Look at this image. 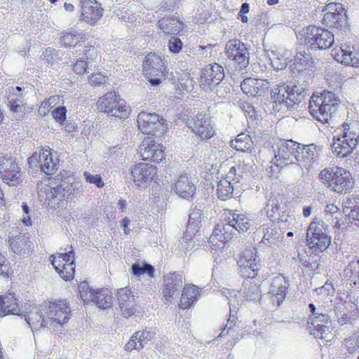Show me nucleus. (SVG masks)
<instances>
[{"mask_svg":"<svg viewBox=\"0 0 359 359\" xmlns=\"http://www.w3.org/2000/svg\"><path fill=\"white\" fill-rule=\"evenodd\" d=\"M344 274L355 285L359 281V259L351 262L345 268Z\"/></svg>","mask_w":359,"mask_h":359,"instance_id":"47","label":"nucleus"},{"mask_svg":"<svg viewBox=\"0 0 359 359\" xmlns=\"http://www.w3.org/2000/svg\"><path fill=\"white\" fill-rule=\"evenodd\" d=\"M286 207L284 197L280 194H272L267 201L264 210L267 217L273 222H279L281 212Z\"/></svg>","mask_w":359,"mask_h":359,"instance_id":"30","label":"nucleus"},{"mask_svg":"<svg viewBox=\"0 0 359 359\" xmlns=\"http://www.w3.org/2000/svg\"><path fill=\"white\" fill-rule=\"evenodd\" d=\"M241 88L242 91L249 96H262L268 92L269 83L266 79L248 77L242 81Z\"/></svg>","mask_w":359,"mask_h":359,"instance_id":"27","label":"nucleus"},{"mask_svg":"<svg viewBox=\"0 0 359 359\" xmlns=\"http://www.w3.org/2000/svg\"><path fill=\"white\" fill-rule=\"evenodd\" d=\"M67 107L64 104L58 106L51 111L53 119L60 125H64L67 119Z\"/></svg>","mask_w":359,"mask_h":359,"instance_id":"51","label":"nucleus"},{"mask_svg":"<svg viewBox=\"0 0 359 359\" xmlns=\"http://www.w3.org/2000/svg\"><path fill=\"white\" fill-rule=\"evenodd\" d=\"M83 51L86 56V60H87L96 59L98 55V51L95 47L92 45L86 46Z\"/></svg>","mask_w":359,"mask_h":359,"instance_id":"58","label":"nucleus"},{"mask_svg":"<svg viewBox=\"0 0 359 359\" xmlns=\"http://www.w3.org/2000/svg\"><path fill=\"white\" fill-rule=\"evenodd\" d=\"M344 346L349 353H353L359 347V339L356 335H352L344 340Z\"/></svg>","mask_w":359,"mask_h":359,"instance_id":"55","label":"nucleus"},{"mask_svg":"<svg viewBox=\"0 0 359 359\" xmlns=\"http://www.w3.org/2000/svg\"><path fill=\"white\" fill-rule=\"evenodd\" d=\"M9 272V264L7 263L5 257L1 253H0V273L6 275V277H8Z\"/></svg>","mask_w":359,"mask_h":359,"instance_id":"61","label":"nucleus"},{"mask_svg":"<svg viewBox=\"0 0 359 359\" xmlns=\"http://www.w3.org/2000/svg\"><path fill=\"white\" fill-rule=\"evenodd\" d=\"M234 184L225 177H222L217 186V195L222 201H228L233 198Z\"/></svg>","mask_w":359,"mask_h":359,"instance_id":"40","label":"nucleus"},{"mask_svg":"<svg viewBox=\"0 0 359 359\" xmlns=\"http://www.w3.org/2000/svg\"><path fill=\"white\" fill-rule=\"evenodd\" d=\"M83 176L88 183L95 184L98 188H102L104 186V182L100 175H93L88 171L84 172Z\"/></svg>","mask_w":359,"mask_h":359,"instance_id":"53","label":"nucleus"},{"mask_svg":"<svg viewBox=\"0 0 359 359\" xmlns=\"http://www.w3.org/2000/svg\"><path fill=\"white\" fill-rule=\"evenodd\" d=\"M190 128L193 133L198 135L201 140H209L215 135V130L210 120L203 114L196 115L193 118Z\"/></svg>","mask_w":359,"mask_h":359,"instance_id":"26","label":"nucleus"},{"mask_svg":"<svg viewBox=\"0 0 359 359\" xmlns=\"http://www.w3.org/2000/svg\"><path fill=\"white\" fill-rule=\"evenodd\" d=\"M322 24L327 27L343 30L348 27L346 11L341 4L330 3L322 11Z\"/></svg>","mask_w":359,"mask_h":359,"instance_id":"13","label":"nucleus"},{"mask_svg":"<svg viewBox=\"0 0 359 359\" xmlns=\"http://www.w3.org/2000/svg\"><path fill=\"white\" fill-rule=\"evenodd\" d=\"M334 59L346 66L359 67V43L348 41L332 50Z\"/></svg>","mask_w":359,"mask_h":359,"instance_id":"15","label":"nucleus"},{"mask_svg":"<svg viewBox=\"0 0 359 359\" xmlns=\"http://www.w3.org/2000/svg\"><path fill=\"white\" fill-rule=\"evenodd\" d=\"M45 189V203L49 209L60 211L66 204V192L72 187L75 178L72 172L63 170L56 177H48Z\"/></svg>","mask_w":359,"mask_h":359,"instance_id":"1","label":"nucleus"},{"mask_svg":"<svg viewBox=\"0 0 359 359\" xmlns=\"http://www.w3.org/2000/svg\"><path fill=\"white\" fill-rule=\"evenodd\" d=\"M64 104L65 100L62 96L59 95H51L41 102L39 108V111L40 114L46 116L55 107Z\"/></svg>","mask_w":359,"mask_h":359,"instance_id":"41","label":"nucleus"},{"mask_svg":"<svg viewBox=\"0 0 359 359\" xmlns=\"http://www.w3.org/2000/svg\"><path fill=\"white\" fill-rule=\"evenodd\" d=\"M86 37L83 34L76 32L65 33L60 38V43L62 46L65 48L74 47L81 42H84Z\"/></svg>","mask_w":359,"mask_h":359,"instance_id":"43","label":"nucleus"},{"mask_svg":"<svg viewBox=\"0 0 359 359\" xmlns=\"http://www.w3.org/2000/svg\"><path fill=\"white\" fill-rule=\"evenodd\" d=\"M296 88V86H280L276 94V102L284 103L288 107L298 104L299 102V95L295 90Z\"/></svg>","mask_w":359,"mask_h":359,"instance_id":"33","label":"nucleus"},{"mask_svg":"<svg viewBox=\"0 0 359 359\" xmlns=\"http://www.w3.org/2000/svg\"><path fill=\"white\" fill-rule=\"evenodd\" d=\"M223 215L224 221L239 233L246 232L250 228V219L245 214H238L236 211L225 209Z\"/></svg>","mask_w":359,"mask_h":359,"instance_id":"29","label":"nucleus"},{"mask_svg":"<svg viewBox=\"0 0 359 359\" xmlns=\"http://www.w3.org/2000/svg\"><path fill=\"white\" fill-rule=\"evenodd\" d=\"M130 223V221L127 217L123 219L122 221L121 222V226L123 227V229L124 230V233L126 234H128L130 233V229L128 228Z\"/></svg>","mask_w":359,"mask_h":359,"instance_id":"64","label":"nucleus"},{"mask_svg":"<svg viewBox=\"0 0 359 359\" xmlns=\"http://www.w3.org/2000/svg\"><path fill=\"white\" fill-rule=\"evenodd\" d=\"M96 107L100 112L119 118H126L130 113V107L115 91L107 92L98 97Z\"/></svg>","mask_w":359,"mask_h":359,"instance_id":"6","label":"nucleus"},{"mask_svg":"<svg viewBox=\"0 0 359 359\" xmlns=\"http://www.w3.org/2000/svg\"><path fill=\"white\" fill-rule=\"evenodd\" d=\"M224 77L223 67L217 63H214L206 65L201 69L199 82L201 86L205 88L211 85H218Z\"/></svg>","mask_w":359,"mask_h":359,"instance_id":"23","label":"nucleus"},{"mask_svg":"<svg viewBox=\"0 0 359 359\" xmlns=\"http://www.w3.org/2000/svg\"><path fill=\"white\" fill-rule=\"evenodd\" d=\"M8 243L13 253L18 255H30L33 250L29 237L18 230L12 231Z\"/></svg>","mask_w":359,"mask_h":359,"instance_id":"24","label":"nucleus"},{"mask_svg":"<svg viewBox=\"0 0 359 359\" xmlns=\"http://www.w3.org/2000/svg\"><path fill=\"white\" fill-rule=\"evenodd\" d=\"M325 212L326 215H330L334 218L338 216L343 217V214L340 212L339 208L334 204H327L325 207Z\"/></svg>","mask_w":359,"mask_h":359,"instance_id":"57","label":"nucleus"},{"mask_svg":"<svg viewBox=\"0 0 359 359\" xmlns=\"http://www.w3.org/2000/svg\"><path fill=\"white\" fill-rule=\"evenodd\" d=\"M115 296L123 317L129 318L139 312L140 306L137 304L135 296L130 287L118 289Z\"/></svg>","mask_w":359,"mask_h":359,"instance_id":"21","label":"nucleus"},{"mask_svg":"<svg viewBox=\"0 0 359 359\" xmlns=\"http://www.w3.org/2000/svg\"><path fill=\"white\" fill-rule=\"evenodd\" d=\"M300 40L312 50H325L330 48L334 44V36L327 29L309 25L302 29Z\"/></svg>","mask_w":359,"mask_h":359,"instance_id":"4","label":"nucleus"},{"mask_svg":"<svg viewBox=\"0 0 359 359\" xmlns=\"http://www.w3.org/2000/svg\"><path fill=\"white\" fill-rule=\"evenodd\" d=\"M200 288L193 284H187L184 285L180 303L179 307L182 309H189L200 297Z\"/></svg>","mask_w":359,"mask_h":359,"instance_id":"34","label":"nucleus"},{"mask_svg":"<svg viewBox=\"0 0 359 359\" xmlns=\"http://www.w3.org/2000/svg\"><path fill=\"white\" fill-rule=\"evenodd\" d=\"M174 191L183 198H191L196 192V186L187 175H180L172 187Z\"/></svg>","mask_w":359,"mask_h":359,"instance_id":"35","label":"nucleus"},{"mask_svg":"<svg viewBox=\"0 0 359 359\" xmlns=\"http://www.w3.org/2000/svg\"><path fill=\"white\" fill-rule=\"evenodd\" d=\"M131 273L135 276H141L144 274L148 275L150 278L154 277L155 269L154 266L145 262H137L133 264L130 269Z\"/></svg>","mask_w":359,"mask_h":359,"instance_id":"46","label":"nucleus"},{"mask_svg":"<svg viewBox=\"0 0 359 359\" xmlns=\"http://www.w3.org/2000/svg\"><path fill=\"white\" fill-rule=\"evenodd\" d=\"M306 245L313 254L325 252L331 244V237L327 231V226L323 221L313 219L306 231Z\"/></svg>","mask_w":359,"mask_h":359,"instance_id":"7","label":"nucleus"},{"mask_svg":"<svg viewBox=\"0 0 359 359\" xmlns=\"http://www.w3.org/2000/svg\"><path fill=\"white\" fill-rule=\"evenodd\" d=\"M53 266L65 281L71 280L75 274V259L73 251L56 253L50 256Z\"/></svg>","mask_w":359,"mask_h":359,"instance_id":"17","label":"nucleus"},{"mask_svg":"<svg viewBox=\"0 0 359 359\" xmlns=\"http://www.w3.org/2000/svg\"><path fill=\"white\" fill-rule=\"evenodd\" d=\"M340 103L339 97L332 91L313 93L309 103V113L322 124L330 123L337 112Z\"/></svg>","mask_w":359,"mask_h":359,"instance_id":"2","label":"nucleus"},{"mask_svg":"<svg viewBox=\"0 0 359 359\" xmlns=\"http://www.w3.org/2000/svg\"><path fill=\"white\" fill-rule=\"evenodd\" d=\"M43 311L49 323L57 325L65 324L71 316V308L66 300L50 302L43 306Z\"/></svg>","mask_w":359,"mask_h":359,"instance_id":"20","label":"nucleus"},{"mask_svg":"<svg viewBox=\"0 0 359 359\" xmlns=\"http://www.w3.org/2000/svg\"><path fill=\"white\" fill-rule=\"evenodd\" d=\"M229 228L231 226L226 222V224L216 225L210 237V243L212 249H222L226 243L233 239V233L229 231Z\"/></svg>","mask_w":359,"mask_h":359,"instance_id":"28","label":"nucleus"},{"mask_svg":"<svg viewBox=\"0 0 359 359\" xmlns=\"http://www.w3.org/2000/svg\"><path fill=\"white\" fill-rule=\"evenodd\" d=\"M142 69L149 82L154 86L160 85L168 77L169 72L164 59L156 53L146 55L142 62Z\"/></svg>","mask_w":359,"mask_h":359,"instance_id":"9","label":"nucleus"},{"mask_svg":"<svg viewBox=\"0 0 359 359\" xmlns=\"http://www.w3.org/2000/svg\"><path fill=\"white\" fill-rule=\"evenodd\" d=\"M134 183L140 187H147L157 179V168L146 163H138L131 168Z\"/></svg>","mask_w":359,"mask_h":359,"instance_id":"22","label":"nucleus"},{"mask_svg":"<svg viewBox=\"0 0 359 359\" xmlns=\"http://www.w3.org/2000/svg\"><path fill=\"white\" fill-rule=\"evenodd\" d=\"M158 26L166 34H177L184 29V22L177 18L167 17L160 19Z\"/></svg>","mask_w":359,"mask_h":359,"instance_id":"38","label":"nucleus"},{"mask_svg":"<svg viewBox=\"0 0 359 359\" xmlns=\"http://www.w3.org/2000/svg\"><path fill=\"white\" fill-rule=\"evenodd\" d=\"M318 179L330 191L339 195L348 194L355 187L353 174L341 166L325 168L320 172Z\"/></svg>","mask_w":359,"mask_h":359,"instance_id":"3","label":"nucleus"},{"mask_svg":"<svg viewBox=\"0 0 359 359\" xmlns=\"http://www.w3.org/2000/svg\"><path fill=\"white\" fill-rule=\"evenodd\" d=\"M78 288L79 297L83 300V302L87 303L92 302L93 298H95V295L97 290H95L93 288H91L87 282H81L79 285Z\"/></svg>","mask_w":359,"mask_h":359,"instance_id":"49","label":"nucleus"},{"mask_svg":"<svg viewBox=\"0 0 359 359\" xmlns=\"http://www.w3.org/2000/svg\"><path fill=\"white\" fill-rule=\"evenodd\" d=\"M355 316V311H341L339 310L337 313V320L339 325H345L351 323L353 316Z\"/></svg>","mask_w":359,"mask_h":359,"instance_id":"52","label":"nucleus"},{"mask_svg":"<svg viewBox=\"0 0 359 359\" xmlns=\"http://www.w3.org/2000/svg\"><path fill=\"white\" fill-rule=\"evenodd\" d=\"M138 129L148 137H161L168 130L165 119L155 112L141 111L137 117Z\"/></svg>","mask_w":359,"mask_h":359,"instance_id":"10","label":"nucleus"},{"mask_svg":"<svg viewBox=\"0 0 359 359\" xmlns=\"http://www.w3.org/2000/svg\"><path fill=\"white\" fill-rule=\"evenodd\" d=\"M252 166L248 165L244 161H239L234 165L230 168L224 177L236 184L240 182L243 177V175L247 172H249Z\"/></svg>","mask_w":359,"mask_h":359,"instance_id":"39","label":"nucleus"},{"mask_svg":"<svg viewBox=\"0 0 359 359\" xmlns=\"http://www.w3.org/2000/svg\"><path fill=\"white\" fill-rule=\"evenodd\" d=\"M348 219L351 223L359 226V207H354L348 214Z\"/></svg>","mask_w":359,"mask_h":359,"instance_id":"60","label":"nucleus"},{"mask_svg":"<svg viewBox=\"0 0 359 359\" xmlns=\"http://www.w3.org/2000/svg\"><path fill=\"white\" fill-rule=\"evenodd\" d=\"M238 271L245 278H255L260 271L261 264L254 247L245 248L237 259Z\"/></svg>","mask_w":359,"mask_h":359,"instance_id":"12","label":"nucleus"},{"mask_svg":"<svg viewBox=\"0 0 359 359\" xmlns=\"http://www.w3.org/2000/svg\"><path fill=\"white\" fill-rule=\"evenodd\" d=\"M300 144L292 140H280L278 143V150L274 157V164L278 167H284L290 164H300L306 162L305 158L309 161V157L301 155ZM304 152L302 151V154Z\"/></svg>","mask_w":359,"mask_h":359,"instance_id":"8","label":"nucleus"},{"mask_svg":"<svg viewBox=\"0 0 359 359\" xmlns=\"http://www.w3.org/2000/svg\"><path fill=\"white\" fill-rule=\"evenodd\" d=\"M242 109L245 113V116L250 118H252L255 116V110L254 107L248 102H244L242 104Z\"/></svg>","mask_w":359,"mask_h":359,"instance_id":"62","label":"nucleus"},{"mask_svg":"<svg viewBox=\"0 0 359 359\" xmlns=\"http://www.w3.org/2000/svg\"><path fill=\"white\" fill-rule=\"evenodd\" d=\"M148 332H136L130 338L129 341L125 345V350L132 351L135 349H140L143 347L142 342L147 339Z\"/></svg>","mask_w":359,"mask_h":359,"instance_id":"45","label":"nucleus"},{"mask_svg":"<svg viewBox=\"0 0 359 359\" xmlns=\"http://www.w3.org/2000/svg\"><path fill=\"white\" fill-rule=\"evenodd\" d=\"M244 297L248 302H257L261 299L260 286L257 284H252L248 281L245 283L243 289Z\"/></svg>","mask_w":359,"mask_h":359,"instance_id":"44","label":"nucleus"},{"mask_svg":"<svg viewBox=\"0 0 359 359\" xmlns=\"http://www.w3.org/2000/svg\"><path fill=\"white\" fill-rule=\"evenodd\" d=\"M309 307L311 313L308 319V329L311 334L316 338L327 340L328 335L331 334L327 325L330 323L328 316L323 313H316V306L312 303L309 304Z\"/></svg>","mask_w":359,"mask_h":359,"instance_id":"18","label":"nucleus"},{"mask_svg":"<svg viewBox=\"0 0 359 359\" xmlns=\"http://www.w3.org/2000/svg\"><path fill=\"white\" fill-rule=\"evenodd\" d=\"M253 142L250 135L241 133L231 142V147L237 151L246 152L252 147Z\"/></svg>","mask_w":359,"mask_h":359,"instance_id":"42","label":"nucleus"},{"mask_svg":"<svg viewBox=\"0 0 359 359\" xmlns=\"http://www.w3.org/2000/svg\"><path fill=\"white\" fill-rule=\"evenodd\" d=\"M107 81V75L100 71L93 72L88 76V82L89 85L94 88L105 85Z\"/></svg>","mask_w":359,"mask_h":359,"instance_id":"50","label":"nucleus"},{"mask_svg":"<svg viewBox=\"0 0 359 359\" xmlns=\"http://www.w3.org/2000/svg\"><path fill=\"white\" fill-rule=\"evenodd\" d=\"M0 310L4 316L20 314V304L14 294L8 293L0 296Z\"/></svg>","mask_w":359,"mask_h":359,"instance_id":"36","label":"nucleus"},{"mask_svg":"<svg viewBox=\"0 0 359 359\" xmlns=\"http://www.w3.org/2000/svg\"><path fill=\"white\" fill-rule=\"evenodd\" d=\"M137 152L144 161L160 163L165 160V147L150 137H145L140 142Z\"/></svg>","mask_w":359,"mask_h":359,"instance_id":"16","label":"nucleus"},{"mask_svg":"<svg viewBox=\"0 0 359 359\" xmlns=\"http://www.w3.org/2000/svg\"><path fill=\"white\" fill-rule=\"evenodd\" d=\"M81 20L93 25L102 17V13L96 0H81Z\"/></svg>","mask_w":359,"mask_h":359,"instance_id":"32","label":"nucleus"},{"mask_svg":"<svg viewBox=\"0 0 359 359\" xmlns=\"http://www.w3.org/2000/svg\"><path fill=\"white\" fill-rule=\"evenodd\" d=\"M198 231L197 225L190 223V221L189 220L187 224V228L186 229V231L184 232V238L187 241L191 240L192 236L195 235L196 232Z\"/></svg>","mask_w":359,"mask_h":359,"instance_id":"59","label":"nucleus"},{"mask_svg":"<svg viewBox=\"0 0 359 359\" xmlns=\"http://www.w3.org/2000/svg\"><path fill=\"white\" fill-rule=\"evenodd\" d=\"M87 60H78L73 65L72 70L75 74L83 75L86 72L88 65Z\"/></svg>","mask_w":359,"mask_h":359,"instance_id":"56","label":"nucleus"},{"mask_svg":"<svg viewBox=\"0 0 359 359\" xmlns=\"http://www.w3.org/2000/svg\"><path fill=\"white\" fill-rule=\"evenodd\" d=\"M182 283V275L176 271L170 273L164 277L162 293L166 302H172Z\"/></svg>","mask_w":359,"mask_h":359,"instance_id":"31","label":"nucleus"},{"mask_svg":"<svg viewBox=\"0 0 359 359\" xmlns=\"http://www.w3.org/2000/svg\"><path fill=\"white\" fill-rule=\"evenodd\" d=\"M334 219H336V222L334 225V227L335 229H337L338 230H344L347 228V224L344 221V215L343 217L338 216Z\"/></svg>","mask_w":359,"mask_h":359,"instance_id":"63","label":"nucleus"},{"mask_svg":"<svg viewBox=\"0 0 359 359\" xmlns=\"http://www.w3.org/2000/svg\"><path fill=\"white\" fill-rule=\"evenodd\" d=\"M168 50L172 53H179L183 47V43L178 37L171 36L168 43Z\"/></svg>","mask_w":359,"mask_h":359,"instance_id":"54","label":"nucleus"},{"mask_svg":"<svg viewBox=\"0 0 359 359\" xmlns=\"http://www.w3.org/2000/svg\"><path fill=\"white\" fill-rule=\"evenodd\" d=\"M26 320L29 326L36 330L46 327L49 323L47 315L44 313L43 307L42 309L35 308L30 311Z\"/></svg>","mask_w":359,"mask_h":359,"instance_id":"37","label":"nucleus"},{"mask_svg":"<svg viewBox=\"0 0 359 359\" xmlns=\"http://www.w3.org/2000/svg\"><path fill=\"white\" fill-rule=\"evenodd\" d=\"M29 168L35 170L38 166L47 175H53L58 169L59 159L53 154L49 147L42 148L28 158Z\"/></svg>","mask_w":359,"mask_h":359,"instance_id":"14","label":"nucleus"},{"mask_svg":"<svg viewBox=\"0 0 359 359\" xmlns=\"http://www.w3.org/2000/svg\"><path fill=\"white\" fill-rule=\"evenodd\" d=\"M224 53L236 69L243 70L249 65L250 52L246 45L241 40H229L225 45Z\"/></svg>","mask_w":359,"mask_h":359,"instance_id":"11","label":"nucleus"},{"mask_svg":"<svg viewBox=\"0 0 359 359\" xmlns=\"http://www.w3.org/2000/svg\"><path fill=\"white\" fill-rule=\"evenodd\" d=\"M0 175L2 181L9 186L16 187L22 182L21 169L11 156L0 157Z\"/></svg>","mask_w":359,"mask_h":359,"instance_id":"19","label":"nucleus"},{"mask_svg":"<svg viewBox=\"0 0 359 359\" xmlns=\"http://www.w3.org/2000/svg\"><path fill=\"white\" fill-rule=\"evenodd\" d=\"M98 307L101 309L110 308L112 305L111 296L106 294L102 290L96 291L95 298L92 300Z\"/></svg>","mask_w":359,"mask_h":359,"instance_id":"48","label":"nucleus"},{"mask_svg":"<svg viewBox=\"0 0 359 359\" xmlns=\"http://www.w3.org/2000/svg\"><path fill=\"white\" fill-rule=\"evenodd\" d=\"M288 286V280L282 274H278L273 278L269 294L273 304L278 306L283 302L286 297Z\"/></svg>","mask_w":359,"mask_h":359,"instance_id":"25","label":"nucleus"},{"mask_svg":"<svg viewBox=\"0 0 359 359\" xmlns=\"http://www.w3.org/2000/svg\"><path fill=\"white\" fill-rule=\"evenodd\" d=\"M339 130H341V133L334 136L331 149L337 157L344 158L351 154L356 148L359 142V135L348 123H342Z\"/></svg>","mask_w":359,"mask_h":359,"instance_id":"5","label":"nucleus"}]
</instances>
